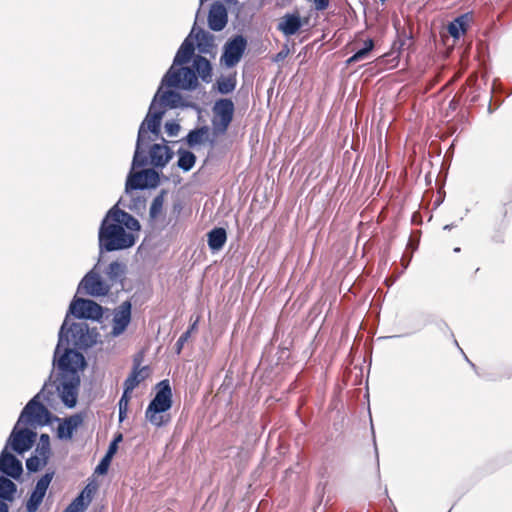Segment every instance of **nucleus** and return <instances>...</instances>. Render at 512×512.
I'll use <instances>...</instances> for the list:
<instances>
[{
  "instance_id": "f257e3e1",
  "label": "nucleus",
  "mask_w": 512,
  "mask_h": 512,
  "mask_svg": "<svg viewBox=\"0 0 512 512\" xmlns=\"http://www.w3.org/2000/svg\"><path fill=\"white\" fill-rule=\"evenodd\" d=\"M98 237L100 247L108 252L130 248L137 239V235L126 232L118 222L108 218V213L102 220Z\"/></svg>"
},
{
  "instance_id": "f03ea898",
  "label": "nucleus",
  "mask_w": 512,
  "mask_h": 512,
  "mask_svg": "<svg viewBox=\"0 0 512 512\" xmlns=\"http://www.w3.org/2000/svg\"><path fill=\"white\" fill-rule=\"evenodd\" d=\"M172 390L168 380H162L157 384V392L155 397L149 403L145 418L154 426L162 427L167 425L171 417L164 414L172 407Z\"/></svg>"
},
{
  "instance_id": "7ed1b4c3",
  "label": "nucleus",
  "mask_w": 512,
  "mask_h": 512,
  "mask_svg": "<svg viewBox=\"0 0 512 512\" xmlns=\"http://www.w3.org/2000/svg\"><path fill=\"white\" fill-rule=\"evenodd\" d=\"M164 113L165 110H157V105L154 102L151 103L148 114L138 131L137 146L133 157L134 166H143L146 164L145 158L140 159L139 156L140 142L143 140L146 134V130L144 128L145 125L147 126V129L149 131H151L154 134H157L160 131L161 119Z\"/></svg>"
},
{
  "instance_id": "20e7f679",
  "label": "nucleus",
  "mask_w": 512,
  "mask_h": 512,
  "mask_svg": "<svg viewBox=\"0 0 512 512\" xmlns=\"http://www.w3.org/2000/svg\"><path fill=\"white\" fill-rule=\"evenodd\" d=\"M234 103L231 99L223 98L216 101L214 105V118L212 120L213 130L216 135H224L234 116Z\"/></svg>"
},
{
  "instance_id": "39448f33",
  "label": "nucleus",
  "mask_w": 512,
  "mask_h": 512,
  "mask_svg": "<svg viewBox=\"0 0 512 512\" xmlns=\"http://www.w3.org/2000/svg\"><path fill=\"white\" fill-rule=\"evenodd\" d=\"M162 85L191 90L198 85V79L196 72L192 68L182 67L174 70L172 67L163 77Z\"/></svg>"
},
{
  "instance_id": "423d86ee",
  "label": "nucleus",
  "mask_w": 512,
  "mask_h": 512,
  "mask_svg": "<svg viewBox=\"0 0 512 512\" xmlns=\"http://www.w3.org/2000/svg\"><path fill=\"white\" fill-rule=\"evenodd\" d=\"M39 395L33 397L22 410L17 424L21 422L45 425L49 422V410L38 400Z\"/></svg>"
},
{
  "instance_id": "0eeeda50",
  "label": "nucleus",
  "mask_w": 512,
  "mask_h": 512,
  "mask_svg": "<svg viewBox=\"0 0 512 512\" xmlns=\"http://www.w3.org/2000/svg\"><path fill=\"white\" fill-rule=\"evenodd\" d=\"M246 48L247 40L244 36L236 35L229 39L224 45L221 63L228 68L236 66L240 62Z\"/></svg>"
},
{
  "instance_id": "6e6552de",
  "label": "nucleus",
  "mask_w": 512,
  "mask_h": 512,
  "mask_svg": "<svg viewBox=\"0 0 512 512\" xmlns=\"http://www.w3.org/2000/svg\"><path fill=\"white\" fill-rule=\"evenodd\" d=\"M69 310L78 319L98 320L103 315L102 307L98 303L83 298L72 301Z\"/></svg>"
},
{
  "instance_id": "1a4fd4ad",
  "label": "nucleus",
  "mask_w": 512,
  "mask_h": 512,
  "mask_svg": "<svg viewBox=\"0 0 512 512\" xmlns=\"http://www.w3.org/2000/svg\"><path fill=\"white\" fill-rule=\"evenodd\" d=\"M110 290L100 277L99 274L90 271L88 272L79 284L78 291L83 292L90 296H105Z\"/></svg>"
},
{
  "instance_id": "9d476101",
  "label": "nucleus",
  "mask_w": 512,
  "mask_h": 512,
  "mask_svg": "<svg viewBox=\"0 0 512 512\" xmlns=\"http://www.w3.org/2000/svg\"><path fill=\"white\" fill-rule=\"evenodd\" d=\"M17 426L18 424L14 427L10 435L9 443L15 452L21 454L32 447L36 433L27 428L18 429Z\"/></svg>"
},
{
  "instance_id": "9b49d317",
  "label": "nucleus",
  "mask_w": 512,
  "mask_h": 512,
  "mask_svg": "<svg viewBox=\"0 0 512 512\" xmlns=\"http://www.w3.org/2000/svg\"><path fill=\"white\" fill-rule=\"evenodd\" d=\"M52 478L53 473H46L37 481L36 487L26 503V509L28 512L37 511V509L39 508L40 504L43 501V498L52 481Z\"/></svg>"
},
{
  "instance_id": "f8f14e48",
  "label": "nucleus",
  "mask_w": 512,
  "mask_h": 512,
  "mask_svg": "<svg viewBox=\"0 0 512 512\" xmlns=\"http://www.w3.org/2000/svg\"><path fill=\"white\" fill-rule=\"evenodd\" d=\"M0 471L7 476L17 479L22 471V463L5 448L0 454Z\"/></svg>"
},
{
  "instance_id": "ddd939ff",
  "label": "nucleus",
  "mask_w": 512,
  "mask_h": 512,
  "mask_svg": "<svg viewBox=\"0 0 512 512\" xmlns=\"http://www.w3.org/2000/svg\"><path fill=\"white\" fill-rule=\"evenodd\" d=\"M108 218H112L113 221L118 222L122 227H124V229H128V232L133 234L140 230L139 221L131 214L119 209L117 206L112 207L108 211Z\"/></svg>"
},
{
  "instance_id": "4468645a",
  "label": "nucleus",
  "mask_w": 512,
  "mask_h": 512,
  "mask_svg": "<svg viewBox=\"0 0 512 512\" xmlns=\"http://www.w3.org/2000/svg\"><path fill=\"white\" fill-rule=\"evenodd\" d=\"M84 364V356L74 349H66L58 359V367L63 371L75 372L77 368L82 367Z\"/></svg>"
},
{
  "instance_id": "2eb2a0df",
  "label": "nucleus",
  "mask_w": 512,
  "mask_h": 512,
  "mask_svg": "<svg viewBox=\"0 0 512 512\" xmlns=\"http://www.w3.org/2000/svg\"><path fill=\"white\" fill-rule=\"evenodd\" d=\"M131 320V304L123 302L115 312L113 318L112 334L117 336L125 331Z\"/></svg>"
},
{
  "instance_id": "dca6fc26",
  "label": "nucleus",
  "mask_w": 512,
  "mask_h": 512,
  "mask_svg": "<svg viewBox=\"0 0 512 512\" xmlns=\"http://www.w3.org/2000/svg\"><path fill=\"white\" fill-rule=\"evenodd\" d=\"M228 21L227 10L220 2H215L208 14V25L213 31H221L224 29Z\"/></svg>"
},
{
  "instance_id": "f3484780",
  "label": "nucleus",
  "mask_w": 512,
  "mask_h": 512,
  "mask_svg": "<svg viewBox=\"0 0 512 512\" xmlns=\"http://www.w3.org/2000/svg\"><path fill=\"white\" fill-rule=\"evenodd\" d=\"M83 423L80 414H74L65 418L57 427V436L60 439H71L73 432Z\"/></svg>"
},
{
  "instance_id": "a211bd4d",
  "label": "nucleus",
  "mask_w": 512,
  "mask_h": 512,
  "mask_svg": "<svg viewBox=\"0 0 512 512\" xmlns=\"http://www.w3.org/2000/svg\"><path fill=\"white\" fill-rule=\"evenodd\" d=\"M302 27V21L298 13L285 14L278 23L277 29L286 36L296 34Z\"/></svg>"
},
{
  "instance_id": "6ab92c4d",
  "label": "nucleus",
  "mask_w": 512,
  "mask_h": 512,
  "mask_svg": "<svg viewBox=\"0 0 512 512\" xmlns=\"http://www.w3.org/2000/svg\"><path fill=\"white\" fill-rule=\"evenodd\" d=\"M181 101L182 97L178 92L173 90L161 92L160 87L152 102L155 104L158 102V105L163 108L162 110H165L166 108H177L181 104Z\"/></svg>"
},
{
  "instance_id": "aec40b11",
  "label": "nucleus",
  "mask_w": 512,
  "mask_h": 512,
  "mask_svg": "<svg viewBox=\"0 0 512 512\" xmlns=\"http://www.w3.org/2000/svg\"><path fill=\"white\" fill-rule=\"evenodd\" d=\"M172 151L168 146L153 144L149 151L151 164L155 167H164L172 158Z\"/></svg>"
},
{
  "instance_id": "412c9836",
  "label": "nucleus",
  "mask_w": 512,
  "mask_h": 512,
  "mask_svg": "<svg viewBox=\"0 0 512 512\" xmlns=\"http://www.w3.org/2000/svg\"><path fill=\"white\" fill-rule=\"evenodd\" d=\"M471 20L472 15L470 13H465L458 16L447 25L448 33L454 39H459L460 36L464 35L467 32Z\"/></svg>"
},
{
  "instance_id": "4be33fe9",
  "label": "nucleus",
  "mask_w": 512,
  "mask_h": 512,
  "mask_svg": "<svg viewBox=\"0 0 512 512\" xmlns=\"http://www.w3.org/2000/svg\"><path fill=\"white\" fill-rule=\"evenodd\" d=\"M359 43L360 40L356 39L354 42L350 44L352 46V50H356V52L347 59V65H351L353 63L366 59L375 46L374 40L371 38L365 40L363 42L364 46L361 48L359 47Z\"/></svg>"
},
{
  "instance_id": "5701e85b",
  "label": "nucleus",
  "mask_w": 512,
  "mask_h": 512,
  "mask_svg": "<svg viewBox=\"0 0 512 512\" xmlns=\"http://www.w3.org/2000/svg\"><path fill=\"white\" fill-rule=\"evenodd\" d=\"M157 177V173L152 169L136 172L128 178L127 187L131 189H144L148 185V179L155 180Z\"/></svg>"
},
{
  "instance_id": "b1692460",
  "label": "nucleus",
  "mask_w": 512,
  "mask_h": 512,
  "mask_svg": "<svg viewBox=\"0 0 512 512\" xmlns=\"http://www.w3.org/2000/svg\"><path fill=\"white\" fill-rule=\"evenodd\" d=\"M142 356L136 355L133 359V368L126 380H132L135 383V388L145 379L150 376V368L148 366L140 367Z\"/></svg>"
},
{
  "instance_id": "393cba45",
  "label": "nucleus",
  "mask_w": 512,
  "mask_h": 512,
  "mask_svg": "<svg viewBox=\"0 0 512 512\" xmlns=\"http://www.w3.org/2000/svg\"><path fill=\"white\" fill-rule=\"evenodd\" d=\"M92 489L89 486L84 490L65 508L63 512H84L91 502Z\"/></svg>"
},
{
  "instance_id": "a878e982",
  "label": "nucleus",
  "mask_w": 512,
  "mask_h": 512,
  "mask_svg": "<svg viewBox=\"0 0 512 512\" xmlns=\"http://www.w3.org/2000/svg\"><path fill=\"white\" fill-rule=\"evenodd\" d=\"M227 241V233L224 228L217 227L207 233V243L212 251H219Z\"/></svg>"
},
{
  "instance_id": "bb28decb",
  "label": "nucleus",
  "mask_w": 512,
  "mask_h": 512,
  "mask_svg": "<svg viewBox=\"0 0 512 512\" xmlns=\"http://www.w3.org/2000/svg\"><path fill=\"white\" fill-rule=\"evenodd\" d=\"M195 45L192 40L186 38L178 49L174 58L175 65H183L188 63L194 55Z\"/></svg>"
},
{
  "instance_id": "cd10ccee",
  "label": "nucleus",
  "mask_w": 512,
  "mask_h": 512,
  "mask_svg": "<svg viewBox=\"0 0 512 512\" xmlns=\"http://www.w3.org/2000/svg\"><path fill=\"white\" fill-rule=\"evenodd\" d=\"M135 389V383L132 380H125L124 391L119 400V420L123 421L127 416L128 406L131 399V393Z\"/></svg>"
},
{
  "instance_id": "c85d7f7f",
  "label": "nucleus",
  "mask_w": 512,
  "mask_h": 512,
  "mask_svg": "<svg viewBox=\"0 0 512 512\" xmlns=\"http://www.w3.org/2000/svg\"><path fill=\"white\" fill-rule=\"evenodd\" d=\"M193 66L203 81H205V82L210 81L212 67H211L209 60H207L203 56L198 55L194 59Z\"/></svg>"
},
{
  "instance_id": "c756f323",
  "label": "nucleus",
  "mask_w": 512,
  "mask_h": 512,
  "mask_svg": "<svg viewBox=\"0 0 512 512\" xmlns=\"http://www.w3.org/2000/svg\"><path fill=\"white\" fill-rule=\"evenodd\" d=\"M61 398L68 407H74L77 402V385L72 382H64L62 385Z\"/></svg>"
},
{
  "instance_id": "7c9ffc66",
  "label": "nucleus",
  "mask_w": 512,
  "mask_h": 512,
  "mask_svg": "<svg viewBox=\"0 0 512 512\" xmlns=\"http://www.w3.org/2000/svg\"><path fill=\"white\" fill-rule=\"evenodd\" d=\"M209 136V128L202 126L200 128L191 130L186 136V141L189 147H194L198 144L205 142Z\"/></svg>"
},
{
  "instance_id": "2f4dec72",
  "label": "nucleus",
  "mask_w": 512,
  "mask_h": 512,
  "mask_svg": "<svg viewBox=\"0 0 512 512\" xmlns=\"http://www.w3.org/2000/svg\"><path fill=\"white\" fill-rule=\"evenodd\" d=\"M236 83V73H233L229 76H222L217 79L216 87L221 94H229L234 91Z\"/></svg>"
},
{
  "instance_id": "473e14b6",
  "label": "nucleus",
  "mask_w": 512,
  "mask_h": 512,
  "mask_svg": "<svg viewBox=\"0 0 512 512\" xmlns=\"http://www.w3.org/2000/svg\"><path fill=\"white\" fill-rule=\"evenodd\" d=\"M16 492V485L10 479L0 477V498L11 500Z\"/></svg>"
},
{
  "instance_id": "72a5a7b5",
  "label": "nucleus",
  "mask_w": 512,
  "mask_h": 512,
  "mask_svg": "<svg viewBox=\"0 0 512 512\" xmlns=\"http://www.w3.org/2000/svg\"><path fill=\"white\" fill-rule=\"evenodd\" d=\"M196 162V156L190 151H179L178 166L184 171L192 169Z\"/></svg>"
},
{
  "instance_id": "f704fd0d",
  "label": "nucleus",
  "mask_w": 512,
  "mask_h": 512,
  "mask_svg": "<svg viewBox=\"0 0 512 512\" xmlns=\"http://www.w3.org/2000/svg\"><path fill=\"white\" fill-rule=\"evenodd\" d=\"M35 453L49 459L51 453L49 435L41 434Z\"/></svg>"
},
{
  "instance_id": "c9c22d12",
  "label": "nucleus",
  "mask_w": 512,
  "mask_h": 512,
  "mask_svg": "<svg viewBox=\"0 0 512 512\" xmlns=\"http://www.w3.org/2000/svg\"><path fill=\"white\" fill-rule=\"evenodd\" d=\"M48 462V458L42 457L39 454L31 456L26 460V467L31 472L38 471L41 467L45 466Z\"/></svg>"
},
{
  "instance_id": "e433bc0d",
  "label": "nucleus",
  "mask_w": 512,
  "mask_h": 512,
  "mask_svg": "<svg viewBox=\"0 0 512 512\" xmlns=\"http://www.w3.org/2000/svg\"><path fill=\"white\" fill-rule=\"evenodd\" d=\"M124 274V265L118 261H113L109 264L107 275L111 281H118Z\"/></svg>"
},
{
  "instance_id": "4c0bfd02",
  "label": "nucleus",
  "mask_w": 512,
  "mask_h": 512,
  "mask_svg": "<svg viewBox=\"0 0 512 512\" xmlns=\"http://www.w3.org/2000/svg\"><path fill=\"white\" fill-rule=\"evenodd\" d=\"M162 208H163L162 196L155 197L150 206V216L152 218H156L161 213Z\"/></svg>"
},
{
  "instance_id": "58836bf2",
  "label": "nucleus",
  "mask_w": 512,
  "mask_h": 512,
  "mask_svg": "<svg viewBox=\"0 0 512 512\" xmlns=\"http://www.w3.org/2000/svg\"><path fill=\"white\" fill-rule=\"evenodd\" d=\"M111 459L112 458H110V457L105 455L102 458V460L100 461V463L97 465V467L95 469V472L99 473V474H105L107 472V470H108V467L110 465Z\"/></svg>"
},
{
  "instance_id": "ea45409f",
  "label": "nucleus",
  "mask_w": 512,
  "mask_h": 512,
  "mask_svg": "<svg viewBox=\"0 0 512 512\" xmlns=\"http://www.w3.org/2000/svg\"><path fill=\"white\" fill-rule=\"evenodd\" d=\"M190 338V331H186L184 332L177 340L176 344H175V347H176V353L177 354H180L183 347H184V344L188 341V339Z\"/></svg>"
},
{
  "instance_id": "a19ab883",
  "label": "nucleus",
  "mask_w": 512,
  "mask_h": 512,
  "mask_svg": "<svg viewBox=\"0 0 512 512\" xmlns=\"http://www.w3.org/2000/svg\"><path fill=\"white\" fill-rule=\"evenodd\" d=\"M166 133L169 136H176L180 131V125L174 121L165 124Z\"/></svg>"
},
{
  "instance_id": "79ce46f5",
  "label": "nucleus",
  "mask_w": 512,
  "mask_h": 512,
  "mask_svg": "<svg viewBox=\"0 0 512 512\" xmlns=\"http://www.w3.org/2000/svg\"><path fill=\"white\" fill-rule=\"evenodd\" d=\"M315 8L319 11H323L328 8L329 0H313Z\"/></svg>"
},
{
  "instance_id": "37998d69",
  "label": "nucleus",
  "mask_w": 512,
  "mask_h": 512,
  "mask_svg": "<svg viewBox=\"0 0 512 512\" xmlns=\"http://www.w3.org/2000/svg\"><path fill=\"white\" fill-rule=\"evenodd\" d=\"M116 451H117V445L115 444V442H111L109 445L108 451L106 453V456L112 458L113 455L116 453Z\"/></svg>"
},
{
  "instance_id": "c03bdc74",
  "label": "nucleus",
  "mask_w": 512,
  "mask_h": 512,
  "mask_svg": "<svg viewBox=\"0 0 512 512\" xmlns=\"http://www.w3.org/2000/svg\"><path fill=\"white\" fill-rule=\"evenodd\" d=\"M501 215L503 218H506L507 214H508V207H507V203H504L501 207Z\"/></svg>"
},
{
  "instance_id": "a18cd8bd",
  "label": "nucleus",
  "mask_w": 512,
  "mask_h": 512,
  "mask_svg": "<svg viewBox=\"0 0 512 512\" xmlns=\"http://www.w3.org/2000/svg\"><path fill=\"white\" fill-rule=\"evenodd\" d=\"M199 321V317L196 318V320L190 325L189 329L187 331H190V334L197 329V324Z\"/></svg>"
},
{
  "instance_id": "49530a36",
  "label": "nucleus",
  "mask_w": 512,
  "mask_h": 512,
  "mask_svg": "<svg viewBox=\"0 0 512 512\" xmlns=\"http://www.w3.org/2000/svg\"><path fill=\"white\" fill-rule=\"evenodd\" d=\"M64 326H65V323H64V324L62 325V327H61V330H60V333H59V343H58V345H57V348H56V352H55V353H57V352H58V350H59L60 343H61V341H62V333H63V330H64Z\"/></svg>"
},
{
  "instance_id": "de8ad7c7",
  "label": "nucleus",
  "mask_w": 512,
  "mask_h": 512,
  "mask_svg": "<svg viewBox=\"0 0 512 512\" xmlns=\"http://www.w3.org/2000/svg\"><path fill=\"white\" fill-rule=\"evenodd\" d=\"M0 512H8V506L0 500Z\"/></svg>"
},
{
  "instance_id": "09e8293b",
  "label": "nucleus",
  "mask_w": 512,
  "mask_h": 512,
  "mask_svg": "<svg viewBox=\"0 0 512 512\" xmlns=\"http://www.w3.org/2000/svg\"><path fill=\"white\" fill-rule=\"evenodd\" d=\"M122 438H123L122 434H121V433H118V434L115 436V438H114V440H113L112 442H115V444H116V445H118V443H119L120 441H122Z\"/></svg>"
},
{
  "instance_id": "8fccbe9b",
  "label": "nucleus",
  "mask_w": 512,
  "mask_h": 512,
  "mask_svg": "<svg viewBox=\"0 0 512 512\" xmlns=\"http://www.w3.org/2000/svg\"><path fill=\"white\" fill-rule=\"evenodd\" d=\"M452 228V225H445L444 226V229H451Z\"/></svg>"
},
{
  "instance_id": "3c124183",
  "label": "nucleus",
  "mask_w": 512,
  "mask_h": 512,
  "mask_svg": "<svg viewBox=\"0 0 512 512\" xmlns=\"http://www.w3.org/2000/svg\"><path fill=\"white\" fill-rule=\"evenodd\" d=\"M454 252H460V248L459 247L454 248Z\"/></svg>"
},
{
  "instance_id": "603ef678",
  "label": "nucleus",
  "mask_w": 512,
  "mask_h": 512,
  "mask_svg": "<svg viewBox=\"0 0 512 512\" xmlns=\"http://www.w3.org/2000/svg\"><path fill=\"white\" fill-rule=\"evenodd\" d=\"M381 2H385L386 0H380Z\"/></svg>"
}]
</instances>
